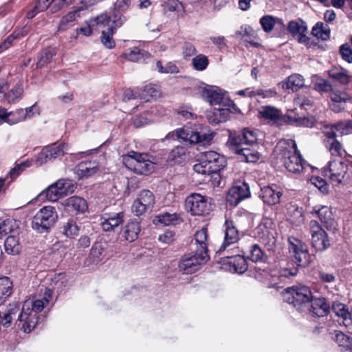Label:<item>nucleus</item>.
Wrapping results in <instances>:
<instances>
[{"mask_svg": "<svg viewBox=\"0 0 352 352\" xmlns=\"http://www.w3.org/2000/svg\"><path fill=\"white\" fill-rule=\"evenodd\" d=\"M257 140L256 131L244 129L241 133L230 131L227 144L240 155L241 160L254 163L259 159V153L254 148Z\"/></svg>", "mask_w": 352, "mask_h": 352, "instance_id": "obj_1", "label": "nucleus"}, {"mask_svg": "<svg viewBox=\"0 0 352 352\" xmlns=\"http://www.w3.org/2000/svg\"><path fill=\"white\" fill-rule=\"evenodd\" d=\"M288 242L289 254L296 265L293 262H288L279 270L280 276L287 278L297 275L298 267H305L311 262V256L304 243L294 236L289 237Z\"/></svg>", "mask_w": 352, "mask_h": 352, "instance_id": "obj_2", "label": "nucleus"}, {"mask_svg": "<svg viewBox=\"0 0 352 352\" xmlns=\"http://www.w3.org/2000/svg\"><path fill=\"white\" fill-rule=\"evenodd\" d=\"M52 291L45 289L44 296L41 299L34 300H27L24 302L18 320L25 333H30L38 323L37 314L41 312L49 303L52 298Z\"/></svg>", "mask_w": 352, "mask_h": 352, "instance_id": "obj_3", "label": "nucleus"}, {"mask_svg": "<svg viewBox=\"0 0 352 352\" xmlns=\"http://www.w3.org/2000/svg\"><path fill=\"white\" fill-rule=\"evenodd\" d=\"M279 159L284 167L290 173L298 174L303 171L306 162L302 159L293 140L280 143Z\"/></svg>", "mask_w": 352, "mask_h": 352, "instance_id": "obj_4", "label": "nucleus"}, {"mask_svg": "<svg viewBox=\"0 0 352 352\" xmlns=\"http://www.w3.org/2000/svg\"><path fill=\"white\" fill-rule=\"evenodd\" d=\"M177 139L190 144H199L206 145L210 144L213 138V133L206 131L201 125L184 126L175 131L168 133L162 141L168 139Z\"/></svg>", "mask_w": 352, "mask_h": 352, "instance_id": "obj_5", "label": "nucleus"}, {"mask_svg": "<svg viewBox=\"0 0 352 352\" xmlns=\"http://www.w3.org/2000/svg\"><path fill=\"white\" fill-rule=\"evenodd\" d=\"M259 116L272 124L280 125L283 122L297 126L313 127L316 123L314 117H283L281 111L272 106L262 107L258 112Z\"/></svg>", "mask_w": 352, "mask_h": 352, "instance_id": "obj_6", "label": "nucleus"}, {"mask_svg": "<svg viewBox=\"0 0 352 352\" xmlns=\"http://www.w3.org/2000/svg\"><path fill=\"white\" fill-rule=\"evenodd\" d=\"M284 301L292 305L298 311H302L313 298L310 288L300 285L287 287L283 292Z\"/></svg>", "mask_w": 352, "mask_h": 352, "instance_id": "obj_7", "label": "nucleus"}, {"mask_svg": "<svg viewBox=\"0 0 352 352\" xmlns=\"http://www.w3.org/2000/svg\"><path fill=\"white\" fill-rule=\"evenodd\" d=\"M254 236L269 250L273 249L277 241L276 224L272 219L264 217L253 230Z\"/></svg>", "mask_w": 352, "mask_h": 352, "instance_id": "obj_8", "label": "nucleus"}, {"mask_svg": "<svg viewBox=\"0 0 352 352\" xmlns=\"http://www.w3.org/2000/svg\"><path fill=\"white\" fill-rule=\"evenodd\" d=\"M58 219L54 207L46 206L41 208L34 216L32 228L38 233L47 232Z\"/></svg>", "mask_w": 352, "mask_h": 352, "instance_id": "obj_9", "label": "nucleus"}, {"mask_svg": "<svg viewBox=\"0 0 352 352\" xmlns=\"http://www.w3.org/2000/svg\"><path fill=\"white\" fill-rule=\"evenodd\" d=\"M208 258V254L204 251L196 250L195 252L185 254L178 263L179 271L185 274H193L200 270Z\"/></svg>", "mask_w": 352, "mask_h": 352, "instance_id": "obj_10", "label": "nucleus"}, {"mask_svg": "<svg viewBox=\"0 0 352 352\" xmlns=\"http://www.w3.org/2000/svg\"><path fill=\"white\" fill-rule=\"evenodd\" d=\"M123 162L129 169L140 175H148L155 168L154 164L146 155L133 151L123 157Z\"/></svg>", "mask_w": 352, "mask_h": 352, "instance_id": "obj_11", "label": "nucleus"}, {"mask_svg": "<svg viewBox=\"0 0 352 352\" xmlns=\"http://www.w3.org/2000/svg\"><path fill=\"white\" fill-rule=\"evenodd\" d=\"M223 241L217 250V253H226L230 252L232 248L240 240V232L234 222L231 219H226L222 226Z\"/></svg>", "mask_w": 352, "mask_h": 352, "instance_id": "obj_12", "label": "nucleus"}, {"mask_svg": "<svg viewBox=\"0 0 352 352\" xmlns=\"http://www.w3.org/2000/svg\"><path fill=\"white\" fill-rule=\"evenodd\" d=\"M309 229L311 236V245L316 251L323 252L330 247L329 236L317 221L311 220Z\"/></svg>", "mask_w": 352, "mask_h": 352, "instance_id": "obj_13", "label": "nucleus"}, {"mask_svg": "<svg viewBox=\"0 0 352 352\" xmlns=\"http://www.w3.org/2000/svg\"><path fill=\"white\" fill-rule=\"evenodd\" d=\"M185 207L192 215H204L210 210L208 198L199 193L188 195L185 201Z\"/></svg>", "mask_w": 352, "mask_h": 352, "instance_id": "obj_14", "label": "nucleus"}, {"mask_svg": "<svg viewBox=\"0 0 352 352\" xmlns=\"http://www.w3.org/2000/svg\"><path fill=\"white\" fill-rule=\"evenodd\" d=\"M67 148V145L65 143L45 146L35 156V163L37 166H42L64 155Z\"/></svg>", "mask_w": 352, "mask_h": 352, "instance_id": "obj_15", "label": "nucleus"}, {"mask_svg": "<svg viewBox=\"0 0 352 352\" xmlns=\"http://www.w3.org/2000/svg\"><path fill=\"white\" fill-rule=\"evenodd\" d=\"M348 170V165L340 159H333L328 163L327 167L324 168L323 173L325 177H329L332 182L341 184Z\"/></svg>", "mask_w": 352, "mask_h": 352, "instance_id": "obj_16", "label": "nucleus"}, {"mask_svg": "<svg viewBox=\"0 0 352 352\" xmlns=\"http://www.w3.org/2000/svg\"><path fill=\"white\" fill-rule=\"evenodd\" d=\"M219 254L223 255L228 259L227 263L232 265L230 270L239 274H242L247 270L248 265L245 258V253L238 246L232 248L230 252Z\"/></svg>", "mask_w": 352, "mask_h": 352, "instance_id": "obj_17", "label": "nucleus"}, {"mask_svg": "<svg viewBox=\"0 0 352 352\" xmlns=\"http://www.w3.org/2000/svg\"><path fill=\"white\" fill-rule=\"evenodd\" d=\"M250 187L245 182H238L230 188L226 196L227 201L236 206L241 201L250 197Z\"/></svg>", "mask_w": 352, "mask_h": 352, "instance_id": "obj_18", "label": "nucleus"}, {"mask_svg": "<svg viewBox=\"0 0 352 352\" xmlns=\"http://www.w3.org/2000/svg\"><path fill=\"white\" fill-rule=\"evenodd\" d=\"M126 21V18L123 12L116 10H113L111 15L102 13L94 19L96 25L99 27L113 26L114 30L121 27Z\"/></svg>", "mask_w": 352, "mask_h": 352, "instance_id": "obj_19", "label": "nucleus"}, {"mask_svg": "<svg viewBox=\"0 0 352 352\" xmlns=\"http://www.w3.org/2000/svg\"><path fill=\"white\" fill-rule=\"evenodd\" d=\"M287 30L299 43L309 45L310 38L307 36V25L302 19L290 21L287 25Z\"/></svg>", "mask_w": 352, "mask_h": 352, "instance_id": "obj_20", "label": "nucleus"}, {"mask_svg": "<svg viewBox=\"0 0 352 352\" xmlns=\"http://www.w3.org/2000/svg\"><path fill=\"white\" fill-rule=\"evenodd\" d=\"M8 89V83L3 80H0V94H4V96L9 103H15L22 98L24 92L23 82L18 79L12 87L6 93L5 91Z\"/></svg>", "mask_w": 352, "mask_h": 352, "instance_id": "obj_21", "label": "nucleus"}, {"mask_svg": "<svg viewBox=\"0 0 352 352\" xmlns=\"http://www.w3.org/2000/svg\"><path fill=\"white\" fill-rule=\"evenodd\" d=\"M99 162L96 160H85L80 162L74 168L78 179H87L98 172Z\"/></svg>", "mask_w": 352, "mask_h": 352, "instance_id": "obj_22", "label": "nucleus"}, {"mask_svg": "<svg viewBox=\"0 0 352 352\" xmlns=\"http://www.w3.org/2000/svg\"><path fill=\"white\" fill-rule=\"evenodd\" d=\"M310 212L313 215H316L327 229H336V223L333 217L332 212L330 208L327 206H315L313 207L312 210Z\"/></svg>", "mask_w": 352, "mask_h": 352, "instance_id": "obj_23", "label": "nucleus"}, {"mask_svg": "<svg viewBox=\"0 0 352 352\" xmlns=\"http://www.w3.org/2000/svg\"><path fill=\"white\" fill-rule=\"evenodd\" d=\"M201 155L212 174L219 173L226 166V160L224 156L215 151H208L201 153Z\"/></svg>", "mask_w": 352, "mask_h": 352, "instance_id": "obj_24", "label": "nucleus"}, {"mask_svg": "<svg viewBox=\"0 0 352 352\" xmlns=\"http://www.w3.org/2000/svg\"><path fill=\"white\" fill-rule=\"evenodd\" d=\"M282 195L281 189L276 185H272L262 188L259 196L265 204L274 206L279 204Z\"/></svg>", "mask_w": 352, "mask_h": 352, "instance_id": "obj_25", "label": "nucleus"}, {"mask_svg": "<svg viewBox=\"0 0 352 352\" xmlns=\"http://www.w3.org/2000/svg\"><path fill=\"white\" fill-rule=\"evenodd\" d=\"M120 58H125L131 62L143 64L151 63L150 60L153 59L147 51L138 47H134L126 50L120 55Z\"/></svg>", "mask_w": 352, "mask_h": 352, "instance_id": "obj_26", "label": "nucleus"}, {"mask_svg": "<svg viewBox=\"0 0 352 352\" xmlns=\"http://www.w3.org/2000/svg\"><path fill=\"white\" fill-rule=\"evenodd\" d=\"M309 303L311 305L309 311L313 316L324 317L330 311V305L323 297L313 296Z\"/></svg>", "mask_w": 352, "mask_h": 352, "instance_id": "obj_27", "label": "nucleus"}, {"mask_svg": "<svg viewBox=\"0 0 352 352\" xmlns=\"http://www.w3.org/2000/svg\"><path fill=\"white\" fill-rule=\"evenodd\" d=\"M63 205L69 212L83 213L87 209V201L78 196L69 197L63 201Z\"/></svg>", "mask_w": 352, "mask_h": 352, "instance_id": "obj_28", "label": "nucleus"}, {"mask_svg": "<svg viewBox=\"0 0 352 352\" xmlns=\"http://www.w3.org/2000/svg\"><path fill=\"white\" fill-rule=\"evenodd\" d=\"M201 95L211 105L219 104L223 100L222 91L216 86H205L202 89Z\"/></svg>", "mask_w": 352, "mask_h": 352, "instance_id": "obj_29", "label": "nucleus"}, {"mask_svg": "<svg viewBox=\"0 0 352 352\" xmlns=\"http://www.w3.org/2000/svg\"><path fill=\"white\" fill-rule=\"evenodd\" d=\"M286 216L292 224L298 226L301 225L305 220L302 209L296 204H289L286 205Z\"/></svg>", "mask_w": 352, "mask_h": 352, "instance_id": "obj_30", "label": "nucleus"}, {"mask_svg": "<svg viewBox=\"0 0 352 352\" xmlns=\"http://www.w3.org/2000/svg\"><path fill=\"white\" fill-rule=\"evenodd\" d=\"M124 218V214L122 212L111 214L108 217L104 218L100 223L101 227L105 232L112 231L115 228L122 224Z\"/></svg>", "mask_w": 352, "mask_h": 352, "instance_id": "obj_31", "label": "nucleus"}, {"mask_svg": "<svg viewBox=\"0 0 352 352\" xmlns=\"http://www.w3.org/2000/svg\"><path fill=\"white\" fill-rule=\"evenodd\" d=\"M138 96L142 100L149 101L152 98H159L161 91L157 85H146L142 87H138Z\"/></svg>", "mask_w": 352, "mask_h": 352, "instance_id": "obj_32", "label": "nucleus"}, {"mask_svg": "<svg viewBox=\"0 0 352 352\" xmlns=\"http://www.w3.org/2000/svg\"><path fill=\"white\" fill-rule=\"evenodd\" d=\"M4 248L6 253L12 255H17L21 250V245L19 241V230L17 233L9 235L5 240Z\"/></svg>", "mask_w": 352, "mask_h": 352, "instance_id": "obj_33", "label": "nucleus"}, {"mask_svg": "<svg viewBox=\"0 0 352 352\" xmlns=\"http://www.w3.org/2000/svg\"><path fill=\"white\" fill-rule=\"evenodd\" d=\"M333 312L342 318V322L345 326L352 324V311H350L346 306L339 302H333L332 305Z\"/></svg>", "mask_w": 352, "mask_h": 352, "instance_id": "obj_34", "label": "nucleus"}, {"mask_svg": "<svg viewBox=\"0 0 352 352\" xmlns=\"http://www.w3.org/2000/svg\"><path fill=\"white\" fill-rule=\"evenodd\" d=\"M140 230V225L138 221H130L124 227V237L126 241L133 242L138 239Z\"/></svg>", "mask_w": 352, "mask_h": 352, "instance_id": "obj_35", "label": "nucleus"}, {"mask_svg": "<svg viewBox=\"0 0 352 352\" xmlns=\"http://www.w3.org/2000/svg\"><path fill=\"white\" fill-rule=\"evenodd\" d=\"M19 309L18 302H12L8 305L3 312L0 311V324L4 327H8L12 320V316H15Z\"/></svg>", "mask_w": 352, "mask_h": 352, "instance_id": "obj_36", "label": "nucleus"}, {"mask_svg": "<svg viewBox=\"0 0 352 352\" xmlns=\"http://www.w3.org/2000/svg\"><path fill=\"white\" fill-rule=\"evenodd\" d=\"M230 116V111L227 108L214 109L212 112L208 115L210 122L217 124L227 121Z\"/></svg>", "mask_w": 352, "mask_h": 352, "instance_id": "obj_37", "label": "nucleus"}, {"mask_svg": "<svg viewBox=\"0 0 352 352\" xmlns=\"http://www.w3.org/2000/svg\"><path fill=\"white\" fill-rule=\"evenodd\" d=\"M279 85L283 89L296 91L303 86L304 79L301 75L295 74L289 76L285 81H283Z\"/></svg>", "mask_w": 352, "mask_h": 352, "instance_id": "obj_38", "label": "nucleus"}, {"mask_svg": "<svg viewBox=\"0 0 352 352\" xmlns=\"http://www.w3.org/2000/svg\"><path fill=\"white\" fill-rule=\"evenodd\" d=\"M17 230H19V226L15 220L11 219H0V239L8 234L17 233Z\"/></svg>", "mask_w": 352, "mask_h": 352, "instance_id": "obj_39", "label": "nucleus"}, {"mask_svg": "<svg viewBox=\"0 0 352 352\" xmlns=\"http://www.w3.org/2000/svg\"><path fill=\"white\" fill-rule=\"evenodd\" d=\"M77 16H79V14L78 10H76L69 12L66 15L63 16L59 21L58 31L65 32L71 27L74 26Z\"/></svg>", "mask_w": 352, "mask_h": 352, "instance_id": "obj_40", "label": "nucleus"}, {"mask_svg": "<svg viewBox=\"0 0 352 352\" xmlns=\"http://www.w3.org/2000/svg\"><path fill=\"white\" fill-rule=\"evenodd\" d=\"M180 221L181 219L177 213L168 212L160 214L153 220L154 223L157 222L166 226L176 225Z\"/></svg>", "mask_w": 352, "mask_h": 352, "instance_id": "obj_41", "label": "nucleus"}, {"mask_svg": "<svg viewBox=\"0 0 352 352\" xmlns=\"http://www.w3.org/2000/svg\"><path fill=\"white\" fill-rule=\"evenodd\" d=\"M330 28L323 22L318 21L312 28L311 34L313 36L320 38L322 41H327L330 37Z\"/></svg>", "mask_w": 352, "mask_h": 352, "instance_id": "obj_42", "label": "nucleus"}, {"mask_svg": "<svg viewBox=\"0 0 352 352\" xmlns=\"http://www.w3.org/2000/svg\"><path fill=\"white\" fill-rule=\"evenodd\" d=\"M208 230L206 228H202L195 234V241L197 245V250L199 251H204L208 254Z\"/></svg>", "mask_w": 352, "mask_h": 352, "instance_id": "obj_43", "label": "nucleus"}, {"mask_svg": "<svg viewBox=\"0 0 352 352\" xmlns=\"http://www.w3.org/2000/svg\"><path fill=\"white\" fill-rule=\"evenodd\" d=\"M136 201L151 211L155 204V196L149 190H142L138 195Z\"/></svg>", "mask_w": 352, "mask_h": 352, "instance_id": "obj_44", "label": "nucleus"}, {"mask_svg": "<svg viewBox=\"0 0 352 352\" xmlns=\"http://www.w3.org/2000/svg\"><path fill=\"white\" fill-rule=\"evenodd\" d=\"M276 23H278L285 28V25L281 19L274 17L271 15H265L260 19V24L265 32H271Z\"/></svg>", "mask_w": 352, "mask_h": 352, "instance_id": "obj_45", "label": "nucleus"}, {"mask_svg": "<svg viewBox=\"0 0 352 352\" xmlns=\"http://www.w3.org/2000/svg\"><path fill=\"white\" fill-rule=\"evenodd\" d=\"M329 76L335 81L341 84H347L350 81L351 76L348 72L342 67H333L329 71Z\"/></svg>", "mask_w": 352, "mask_h": 352, "instance_id": "obj_46", "label": "nucleus"}, {"mask_svg": "<svg viewBox=\"0 0 352 352\" xmlns=\"http://www.w3.org/2000/svg\"><path fill=\"white\" fill-rule=\"evenodd\" d=\"M105 29L102 30L100 41L103 45L107 49H113L116 46L115 41L113 38L114 29L113 26L104 27Z\"/></svg>", "mask_w": 352, "mask_h": 352, "instance_id": "obj_47", "label": "nucleus"}, {"mask_svg": "<svg viewBox=\"0 0 352 352\" xmlns=\"http://www.w3.org/2000/svg\"><path fill=\"white\" fill-rule=\"evenodd\" d=\"M61 228L63 234L69 238H73L77 236L80 230L76 221L74 219H69L66 222L63 223Z\"/></svg>", "mask_w": 352, "mask_h": 352, "instance_id": "obj_48", "label": "nucleus"}, {"mask_svg": "<svg viewBox=\"0 0 352 352\" xmlns=\"http://www.w3.org/2000/svg\"><path fill=\"white\" fill-rule=\"evenodd\" d=\"M336 341L342 352H352V338L339 331L336 333Z\"/></svg>", "mask_w": 352, "mask_h": 352, "instance_id": "obj_49", "label": "nucleus"}, {"mask_svg": "<svg viewBox=\"0 0 352 352\" xmlns=\"http://www.w3.org/2000/svg\"><path fill=\"white\" fill-rule=\"evenodd\" d=\"M104 248L100 243H94L90 250L89 258L94 264H98L104 258Z\"/></svg>", "mask_w": 352, "mask_h": 352, "instance_id": "obj_50", "label": "nucleus"}, {"mask_svg": "<svg viewBox=\"0 0 352 352\" xmlns=\"http://www.w3.org/2000/svg\"><path fill=\"white\" fill-rule=\"evenodd\" d=\"M12 286V282L10 278L7 276L0 278V300H3L11 295Z\"/></svg>", "mask_w": 352, "mask_h": 352, "instance_id": "obj_51", "label": "nucleus"}, {"mask_svg": "<svg viewBox=\"0 0 352 352\" xmlns=\"http://www.w3.org/2000/svg\"><path fill=\"white\" fill-rule=\"evenodd\" d=\"M24 121H25V119L23 114V109L19 108L14 111H8L6 123L9 125H14Z\"/></svg>", "mask_w": 352, "mask_h": 352, "instance_id": "obj_52", "label": "nucleus"}, {"mask_svg": "<svg viewBox=\"0 0 352 352\" xmlns=\"http://www.w3.org/2000/svg\"><path fill=\"white\" fill-rule=\"evenodd\" d=\"M56 184L63 196L73 192L75 189L74 182L72 179H60Z\"/></svg>", "mask_w": 352, "mask_h": 352, "instance_id": "obj_53", "label": "nucleus"}, {"mask_svg": "<svg viewBox=\"0 0 352 352\" xmlns=\"http://www.w3.org/2000/svg\"><path fill=\"white\" fill-rule=\"evenodd\" d=\"M186 148L179 146H175L169 153L168 161L174 164H179L186 155Z\"/></svg>", "mask_w": 352, "mask_h": 352, "instance_id": "obj_54", "label": "nucleus"}, {"mask_svg": "<svg viewBox=\"0 0 352 352\" xmlns=\"http://www.w3.org/2000/svg\"><path fill=\"white\" fill-rule=\"evenodd\" d=\"M325 146L331 153V156L336 157L335 159L342 157L345 153V151L338 140H333L329 143L326 142Z\"/></svg>", "mask_w": 352, "mask_h": 352, "instance_id": "obj_55", "label": "nucleus"}, {"mask_svg": "<svg viewBox=\"0 0 352 352\" xmlns=\"http://www.w3.org/2000/svg\"><path fill=\"white\" fill-rule=\"evenodd\" d=\"M55 54L54 48L52 47H46L41 52L37 66H44L50 63Z\"/></svg>", "mask_w": 352, "mask_h": 352, "instance_id": "obj_56", "label": "nucleus"}, {"mask_svg": "<svg viewBox=\"0 0 352 352\" xmlns=\"http://www.w3.org/2000/svg\"><path fill=\"white\" fill-rule=\"evenodd\" d=\"M45 195L47 199L50 201H56L63 197L56 182L47 188Z\"/></svg>", "mask_w": 352, "mask_h": 352, "instance_id": "obj_57", "label": "nucleus"}, {"mask_svg": "<svg viewBox=\"0 0 352 352\" xmlns=\"http://www.w3.org/2000/svg\"><path fill=\"white\" fill-rule=\"evenodd\" d=\"M164 9L166 12H175L177 13L184 11V8L179 0H167L165 2Z\"/></svg>", "mask_w": 352, "mask_h": 352, "instance_id": "obj_58", "label": "nucleus"}, {"mask_svg": "<svg viewBox=\"0 0 352 352\" xmlns=\"http://www.w3.org/2000/svg\"><path fill=\"white\" fill-rule=\"evenodd\" d=\"M25 36V34L23 33H16V31H14L12 34H10L9 36H8L1 44H0V53L3 52L4 50L9 48L12 44V42L16 40L19 39L21 37H23Z\"/></svg>", "mask_w": 352, "mask_h": 352, "instance_id": "obj_59", "label": "nucleus"}, {"mask_svg": "<svg viewBox=\"0 0 352 352\" xmlns=\"http://www.w3.org/2000/svg\"><path fill=\"white\" fill-rule=\"evenodd\" d=\"M23 114L25 120H30L36 116H40L41 108L38 105V103L35 102L32 106L23 109Z\"/></svg>", "mask_w": 352, "mask_h": 352, "instance_id": "obj_60", "label": "nucleus"}, {"mask_svg": "<svg viewBox=\"0 0 352 352\" xmlns=\"http://www.w3.org/2000/svg\"><path fill=\"white\" fill-rule=\"evenodd\" d=\"M263 255L264 254L261 248L258 245L254 244L252 245L250 254L247 256V258L253 262H258L262 260Z\"/></svg>", "mask_w": 352, "mask_h": 352, "instance_id": "obj_61", "label": "nucleus"}, {"mask_svg": "<svg viewBox=\"0 0 352 352\" xmlns=\"http://www.w3.org/2000/svg\"><path fill=\"white\" fill-rule=\"evenodd\" d=\"M193 170L201 175H211L212 173L211 172L210 167L207 165V163L206 162V160H204V157L201 154V160L200 162L193 166Z\"/></svg>", "mask_w": 352, "mask_h": 352, "instance_id": "obj_62", "label": "nucleus"}, {"mask_svg": "<svg viewBox=\"0 0 352 352\" xmlns=\"http://www.w3.org/2000/svg\"><path fill=\"white\" fill-rule=\"evenodd\" d=\"M336 124L335 125H331V126H325L324 127L322 133H324L325 136V139L324 140V144H326V142H333V140H337L336 139Z\"/></svg>", "mask_w": 352, "mask_h": 352, "instance_id": "obj_63", "label": "nucleus"}, {"mask_svg": "<svg viewBox=\"0 0 352 352\" xmlns=\"http://www.w3.org/2000/svg\"><path fill=\"white\" fill-rule=\"evenodd\" d=\"M336 129L342 135L352 133V120H346L336 124Z\"/></svg>", "mask_w": 352, "mask_h": 352, "instance_id": "obj_64", "label": "nucleus"}]
</instances>
